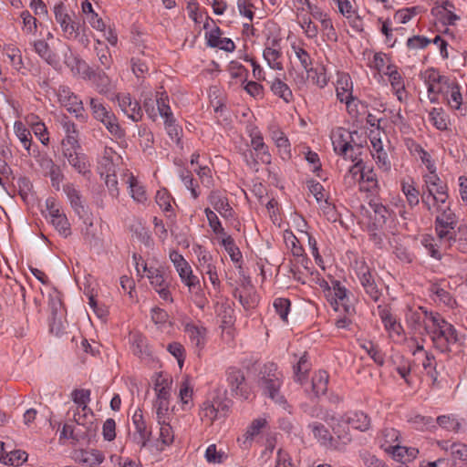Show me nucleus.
Returning a JSON list of instances; mask_svg holds the SVG:
<instances>
[{"mask_svg":"<svg viewBox=\"0 0 467 467\" xmlns=\"http://www.w3.org/2000/svg\"><path fill=\"white\" fill-rule=\"evenodd\" d=\"M126 182L129 184L130 195L134 201L141 203L147 201L144 186L138 182L137 178L132 173L127 175Z\"/></svg>","mask_w":467,"mask_h":467,"instance_id":"473e14b6","label":"nucleus"},{"mask_svg":"<svg viewBox=\"0 0 467 467\" xmlns=\"http://www.w3.org/2000/svg\"><path fill=\"white\" fill-rule=\"evenodd\" d=\"M89 105L93 117L103 123L111 135L118 139L124 136V130L120 128L115 114L99 99L90 98Z\"/></svg>","mask_w":467,"mask_h":467,"instance_id":"39448f33","label":"nucleus"},{"mask_svg":"<svg viewBox=\"0 0 467 467\" xmlns=\"http://www.w3.org/2000/svg\"><path fill=\"white\" fill-rule=\"evenodd\" d=\"M419 453V450L412 447L400 446L399 443L393 447L391 454L394 459L401 462L414 460Z\"/></svg>","mask_w":467,"mask_h":467,"instance_id":"58836bf2","label":"nucleus"},{"mask_svg":"<svg viewBox=\"0 0 467 467\" xmlns=\"http://www.w3.org/2000/svg\"><path fill=\"white\" fill-rule=\"evenodd\" d=\"M78 459L88 467H99L104 462L105 456L102 451L91 449L80 451Z\"/></svg>","mask_w":467,"mask_h":467,"instance_id":"c756f323","label":"nucleus"},{"mask_svg":"<svg viewBox=\"0 0 467 467\" xmlns=\"http://www.w3.org/2000/svg\"><path fill=\"white\" fill-rule=\"evenodd\" d=\"M90 389H75L70 396L75 406L70 409H84L89 408L88 403L90 402Z\"/></svg>","mask_w":467,"mask_h":467,"instance_id":"e433bc0d","label":"nucleus"},{"mask_svg":"<svg viewBox=\"0 0 467 467\" xmlns=\"http://www.w3.org/2000/svg\"><path fill=\"white\" fill-rule=\"evenodd\" d=\"M310 369V364L306 353L299 358L297 364L294 367V374L296 381L302 382L306 379L307 372Z\"/></svg>","mask_w":467,"mask_h":467,"instance_id":"13d9d810","label":"nucleus"},{"mask_svg":"<svg viewBox=\"0 0 467 467\" xmlns=\"http://www.w3.org/2000/svg\"><path fill=\"white\" fill-rule=\"evenodd\" d=\"M188 291L191 296V299L195 304V306L201 309H203L208 303V298L206 297L201 282L192 286H190Z\"/></svg>","mask_w":467,"mask_h":467,"instance_id":"a18cd8bd","label":"nucleus"},{"mask_svg":"<svg viewBox=\"0 0 467 467\" xmlns=\"http://www.w3.org/2000/svg\"><path fill=\"white\" fill-rule=\"evenodd\" d=\"M67 415L78 426L85 428L87 437L90 436L95 431L94 413L90 408L69 409Z\"/></svg>","mask_w":467,"mask_h":467,"instance_id":"9d476101","label":"nucleus"},{"mask_svg":"<svg viewBox=\"0 0 467 467\" xmlns=\"http://www.w3.org/2000/svg\"><path fill=\"white\" fill-rule=\"evenodd\" d=\"M171 380L168 379L160 378L155 382V391L157 395L156 401L169 402L171 396Z\"/></svg>","mask_w":467,"mask_h":467,"instance_id":"79ce46f5","label":"nucleus"},{"mask_svg":"<svg viewBox=\"0 0 467 467\" xmlns=\"http://www.w3.org/2000/svg\"><path fill=\"white\" fill-rule=\"evenodd\" d=\"M425 333L430 336L434 348L441 353L461 350L462 343L456 328L439 313L427 318Z\"/></svg>","mask_w":467,"mask_h":467,"instance_id":"f257e3e1","label":"nucleus"},{"mask_svg":"<svg viewBox=\"0 0 467 467\" xmlns=\"http://www.w3.org/2000/svg\"><path fill=\"white\" fill-rule=\"evenodd\" d=\"M56 22L60 26L61 30L67 39L77 38L78 36L79 25L74 20L75 15H70L63 3L54 6Z\"/></svg>","mask_w":467,"mask_h":467,"instance_id":"423d86ee","label":"nucleus"},{"mask_svg":"<svg viewBox=\"0 0 467 467\" xmlns=\"http://www.w3.org/2000/svg\"><path fill=\"white\" fill-rule=\"evenodd\" d=\"M227 382L233 392L244 399H248V395L244 391V375L241 369L230 368L227 370Z\"/></svg>","mask_w":467,"mask_h":467,"instance_id":"b1692460","label":"nucleus"},{"mask_svg":"<svg viewBox=\"0 0 467 467\" xmlns=\"http://www.w3.org/2000/svg\"><path fill=\"white\" fill-rule=\"evenodd\" d=\"M450 455L454 461H467V445L461 442H453L450 445Z\"/></svg>","mask_w":467,"mask_h":467,"instance_id":"774afa93","label":"nucleus"},{"mask_svg":"<svg viewBox=\"0 0 467 467\" xmlns=\"http://www.w3.org/2000/svg\"><path fill=\"white\" fill-rule=\"evenodd\" d=\"M205 215L207 217L210 227L213 229L215 234H220L225 236L226 234L224 229L223 228L221 222L217 216V214L212 211L210 208H206L204 210Z\"/></svg>","mask_w":467,"mask_h":467,"instance_id":"69168bd1","label":"nucleus"},{"mask_svg":"<svg viewBox=\"0 0 467 467\" xmlns=\"http://www.w3.org/2000/svg\"><path fill=\"white\" fill-rule=\"evenodd\" d=\"M278 379L283 380V374L278 370L275 363H266L260 370V377L258 381L265 379Z\"/></svg>","mask_w":467,"mask_h":467,"instance_id":"bf43d9fd","label":"nucleus"},{"mask_svg":"<svg viewBox=\"0 0 467 467\" xmlns=\"http://www.w3.org/2000/svg\"><path fill=\"white\" fill-rule=\"evenodd\" d=\"M263 55L271 68L275 70L283 69V64L280 61L281 52L277 48L267 47L265 48Z\"/></svg>","mask_w":467,"mask_h":467,"instance_id":"de8ad7c7","label":"nucleus"},{"mask_svg":"<svg viewBox=\"0 0 467 467\" xmlns=\"http://www.w3.org/2000/svg\"><path fill=\"white\" fill-rule=\"evenodd\" d=\"M389 78L394 93L400 101L402 100V94L405 92V86L401 75L398 71L389 72Z\"/></svg>","mask_w":467,"mask_h":467,"instance_id":"052dcab7","label":"nucleus"},{"mask_svg":"<svg viewBox=\"0 0 467 467\" xmlns=\"http://www.w3.org/2000/svg\"><path fill=\"white\" fill-rule=\"evenodd\" d=\"M357 275L368 297L374 302H378L382 296L381 289L376 283L370 268L364 262H361L358 267Z\"/></svg>","mask_w":467,"mask_h":467,"instance_id":"0eeeda50","label":"nucleus"},{"mask_svg":"<svg viewBox=\"0 0 467 467\" xmlns=\"http://www.w3.org/2000/svg\"><path fill=\"white\" fill-rule=\"evenodd\" d=\"M209 201L214 210L217 211L223 218H230L233 216V209L226 198L222 197L216 192H213L209 196Z\"/></svg>","mask_w":467,"mask_h":467,"instance_id":"2f4dec72","label":"nucleus"},{"mask_svg":"<svg viewBox=\"0 0 467 467\" xmlns=\"http://www.w3.org/2000/svg\"><path fill=\"white\" fill-rule=\"evenodd\" d=\"M424 80L427 85H437L444 88L451 81L449 78L441 76L438 70L434 68H428L423 73Z\"/></svg>","mask_w":467,"mask_h":467,"instance_id":"a19ab883","label":"nucleus"},{"mask_svg":"<svg viewBox=\"0 0 467 467\" xmlns=\"http://www.w3.org/2000/svg\"><path fill=\"white\" fill-rule=\"evenodd\" d=\"M34 49L47 64L56 66L58 63L56 54L45 40L35 41Z\"/></svg>","mask_w":467,"mask_h":467,"instance_id":"72a5a7b5","label":"nucleus"},{"mask_svg":"<svg viewBox=\"0 0 467 467\" xmlns=\"http://www.w3.org/2000/svg\"><path fill=\"white\" fill-rule=\"evenodd\" d=\"M284 239L286 246L291 250V253L294 256L301 258V261H307L305 257V250L300 244L299 240L296 236L290 231H285L284 234Z\"/></svg>","mask_w":467,"mask_h":467,"instance_id":"f704fd0d","label":"nucleus"},{"mask_svg":"<svg viewBox=\"0 0 467 467\" xmlns=\"http://www.w3.org/2000/svg\"><path fill=\"white\" fill-rule=\"evenodd\" d=\"M63 156L67 160L69 165L78 173L86 175L90 171L89 163L85 154L78 153L72 148H65Z\"/></svg>","mask_w":467,"mask_h":467,"instance_id":"a211bd4d","label":"nucleus"},{"mask_svg":"<svg viewBox=\"0 0 467 467\" xmlns=\"http://www.w3.org/2000/svg\"><path fill=\"white\" fill-rule=\"evenodd\" d=\"M267 424V421L264 418L254 419L250 425L247 427L245 432L238 438V442L243 449H248L251 447L253 440L257 436L262 429Z\"/></svg>","mask_w":467,"mask_h":467,"instance_id":"6ab92c4d","label":"nucleus"},{"mask_svg":"<svg viewBox=\"0 0 467 467\" xmlns=\"http://www.w3.org/2000/svg\"><path fill=\"white\" fill-rule=\"evenodd\" d=\"M368 204L373 212V214L369 215L371 220L370 224L375 227L376 230L381 229L390 216L389 210L381 202L375 200H371Z\"/></svg>","mask_w":467,"mask_h":467,"instance_id":"aec40b11","label":"nucleus"},{"mask_svg":"<svg viewBox=\"0 0 467 467\" xmlns=\"http://www.w3.org/2000/svg\"><path fill=\"white\" fill-rule=\"evenodd\" d=\"M421 202L425 209H430V206L432 205L451 202L449 200L447 185L432 172L425 179V189H423L421 193Z\"/></svg>","mask_w":467,"mask_h":467,"instance_id":"20e7f679","label":"nucleus"},{"mask_svg":"<svg viewBox=\"0 0 467 467\" xmlns=\"http://www.w3.org/2000/svg\"><path fill=\"white\" fill-rule=\"evenodd\" d=\"M251 145L255 151L256 158L263 163L271 162V154L268 147L265 144L262 134L258 130H253L251 133Z\"/></svg>","mask_w":467,"mask_h":467,"instance_id":"412c9836","label":"nucleus"},{"mask_svg":"<svg viewBox=\"0 0 467 467\" xmlns=\"http://www.w3.org/2000/svg\"><path fill=\"white\" fill-rule=\"evenodd\" d=\"M184 332L191 345L200 353L206 343V328L202 326L195 325L194 323H186L184 325Z\"/></svg>","mask_w":467,"mask_h":467,"instance_id":"f3484780","label":"nucleus"},{"mask_svg":"<svg viewBox=\"0 0 467 467\" xmlns=\"http://www.w3.org/2000/svg\"><path fill=\"white\" fill-rule=\"evenodd\" d=\"M430 121L439 130H446L448 129V116L442 109L433 108L430 113Z\"/></svg>","mask_w":467,"mask_h":467,"instance_id":"49530a36","label":"nucleus"},{"mask_svg":"<svg viewBox=\"0 0 467 467\" xmlns=\"http://www.w3.org/2000/svg\"><path fill=\"white\" fill-rule=\"evenodd\" d=\"M426 209L431 215H435L434 230L437 241L441 244H448L452 239L454 229L458 225V216L451 208V202L430 206Z\"/></svg>","mask_w":467,"mask_h":467,"instance_id":"f03ea898","label":"nucleus"},{"mask_svg":"<svg viewBox=\"0 0 467 467\" xmlns=\"http://www.w3.org/2000/svg\"><path fill=\"white\" fill-rule=\"evenodd\" d=\"M63 191L66 193L70 205L74 212L78 215L85 213V205L83 196L80 191L73 183H67L63 186Z\"/></svg>","mask_w":467,"mask_h":467,"instance_id":"5701e85b","label":"nucleus"},{"mask_svg":"<svg viewBox=\"0 0 467 467\" xmlns=\"http://www.w3.org/2000/svg\"><path fill=\"white\" fill-rule=\"evenodd\" d=\"M437 312L427 311L426 308L419 306L416 309L410 308L406 314L407 322L416 328L417 327L423 326L426 332V322L430 315H437Z\"/></svg>","mask_w":467,"mask_h":467,"instance_id":"393cba45","label":"nucleus"},{"mask_svg":"<svg viewBox=\"0 0 467 467\" xmlns=\"http://www.w3.org/2000/svg\"><path fill=\"white\" fill-rule=\"evenodd\" d=\"M226 412L227 406L220 400H206L201 406L200 417L202 420L212 424L214 420L225 417Z\"/></svg>","mask_w":467,"mask_h":467,"instance_id":"f8f14e48","label":"nucleus"},{"mask_svg":"<svg viewBox=\"0 0 467 467\" xmlns=\"http://www.w3.org/2000/svg\"><path fill=\"white\" fill-rule=\"evenodd\" d=\"M271 90L275 95L281 98L285 102L289 103L293 99V93L286 83L280 78H275L271 83Z\"/></svg>","mask_w":467,"mask_h":467,"instance_id":"c9c22d12","label":"nucleus"},{"mask_svg":"<svg viewBox=\"0 0 467 467\" xmlns=\"http://www.w3.org/2000/svg\"><path fill=\"white\" fill-rule=\"evenodd\" d=\"M130 231L132 233V237L136 238L146 246H150L152 244V239L149 230L140 223L132 224L130 226Z\"/></svg>","mask_w":467,"mask_h":467,"instance_id":"8fccbe9b","label":"nucleus"},{"mask_svg":"<svg viewBox=\"0 0 467 467\" xmlns=\"http://www.w3.org/2000/svg\"><path fill=\"white\" fill-rule=\"evenodd\" d=\"M204 458L209 463H223L227 459V454L222 450L218 451L215 444H211L205 451Z\"/></svg>","mask_w":467,"mask_h":467,"instance_id":"3c124183","label":"nucleus"},{"mask_svg":"<svg viewBox=\"0 0 467 467\" xmlns=\"http://www.w3.org/2000/svg\"><path fill=\"white\" fill-rule=\"evenodd\" d=\"M15 132L21 143L23 144L24 148L29 151L31 141H32V136L30 133V130H27L24 124L20 121H17L15 123Z\"/></svg>","mask_w":467,"mask_h":467,"instance_id":"6e6d98bb","label":"nucleus"},{"mask_svg":"<svg viewBox=\"0 0 467 467\" xmlns=\"http://www.w3.org/2000/svg\"><path fill=\"white\" fill-rule=\"evenodd\" d=\"M307 76L314 84L321 88L327 85L328 78L323 67L316 68L311 67L307 71Z\"/></svg>","mask_w":467,"mask_h":467,"instance_id":"603ef678","label":"nucleus"},{"mask_svg":"<svg viewBox=\"0 0 467 467\" xmlns=\"http://www.w3.org/2000/svg\"><path fill=\"white\" fill-rule=\"evenodd\" d=\"M314 437L326 447L336 448L335 440L330 431L320 422H312L308 425Z\"/></svg>","mask_w":467,"mask_h":467,"instance_id":"a878e982","label":"nucleus"},{"mask_svg":"<svg viewBox=\"0 0 467 467\" xmlns=\"http://www.w3.org/2000/svg\"><path fill=\"white\" fill-rule=\"evenodd\" d=\"M156 102L158 111L164 120L173 118L171 109L169 105V98L165 92H157Z\"/></svg>","mask_w":467,"mask_h":467,"instance_id":"09e8293b","label":"nucleus"},{"mask_svg":"<svg viewBox=\"0 0 467 467\" xmlns=\"http://www.w3.org/2000/svg\"><path fill=\"white\" fill-rule=\"evenodd\" d=\"M378 314L389 332H392L400 336L402 332V327L397 322L396 318L390 313L389 309L386 306H378Z\"/></svg>","mask_w":467,"mask_h":467,"instance_id":"cd10ccee","label":"nucleus"},{"mask_svg":"<svg viewBox=\"0 0 467 467\" xmlns=\"http://www.w3.org/2000/svg\"><path fill=\"white\" fill-rule=\"evenodd\" d=\"M57 99L61 106L65 107L67 111L74 113L78 119H85V109L83 102L75 95L67 87H59L57 90Z\"/></svg>","mask_w":467,"mask_h":467,"instance_id":"6e6552de","label":"nucleus"},{"mask_svg":"<svg viewBox=\"0 0 467 467\" xmlns=\"http://www.w3.org/2000/svg\"><path fill=\"white\" fill-rule=\"evenodd\" d=\"M50 222L56 230L64 237L71 234L70 223L64 213L52 219Z\"/></svg>","mask_w":467,"mask_h":467,"instance_id":"680f3d73","label":"nucleus"},{"mask_svg":"<svg viewBox=\"0 0 467 467\" xmlns=\"http://www.w3.org/2000/svg\"><path fill=\"white\" fill-rule=\"evenodd\" d=\"M132 422L135 427V432L133 433V441L140 448H143L147 445V442L150 441L151 431L148 429L140 410H136L135 413L133 414Z\"/></svg>","mask_w":467,"mask_h":467,"instance_id":"4468645a","label":"nucleus"},{"mask_svg":"<svg viewBox=\"0 0 467 467\" xmlns=\"http://www.w3.org/2000/svg\"><path fill=\"white\" fill-rule=\"evenodd\" d=\"M452 239L448 244H441L445 249H449L456 245L457 250L465 253L467 252V225L462 224L454 229Z\"/></svg>","mask_w":467,"mask_h":467,"instance_id":"c85d7f7f","label":"nucleus"},{"mask_svg":"<svg viewBox=\"0 0 467 467\" xmlns=\"http://www.w3.org/2000/svg\"><path fill=\"white\" fill-rule=\"evenodd\" d=\"M345 416L346 421L355 430L366 431L370 428L371 420L368 414L362 411L346 413Z\"/></svg>","mask_w":467,"mask_h":467,"instance_id":"bb28decb","label":"nucleus"},{"mask_svg":"<svg viewBox=\"0 0 467 467\" xmlns=\"http://www.w3.org/2000/svg\"><path fill=\"white\" fill-rule=\"evenodd\" d=\"M117 99L120 109L128 118L131 119L135 122L141 119V108L137 100L131 99L130 94H119Z\"/></svg>","mask_w":467,"mask_h":467,"instance_id":"dca6fc26","label":"nucleus"},{"mask_svg":"<svg viewBox=\"0 0 467 467\" xmlns=\"http://www.w3.org/2000/svg\"><path fill=\"white\" fill-rule=\"evenodd\" d=\"M402 192L406 196L408 204L410 207L417 206L420 202V192L414 187L413 182H403L402 183Z\"/></svg>","mask_w":467,"mask_h":467,"instance_id":"4d7b16f0","label":"nucleus"},{"mask_svg":"<svg viewBox=\"0 0 467 467\" xmlns=\"http://www.w3.org/2000/svg\"><path fill=\"white\" fill-rule=\"evenodd\" d=\"M323 420L330 425L337 439L343 444L351 441V434L349 432L348 422L346 421V416L343 415L340 419H336L333 415H326Z\"/></svg>","mask_w":467,"mask_h":467,"instance_id":"2eb2a0df","label":"nucleus"},{"mask_svg":"<svg viewBox=\"0 0 467 467\" xmlns=\"http://www.w3.org/2000/svg\"><path fill=\"white\" fill-rule=\"evenodd\" d=\"M450 92L449 103L455 109H459L462 103V97L460 91V86L456 81H451L447 86V91Z\"/></svg>","mask_w":467,"mask_h":467,"instance_id":"5fc2aeb1","label":"nucleus"},{"mask_svg":"<svg viewBox=\"0 0 467 467\" xmlns=\"http://www.w3.org/2000/svg\"><path fill=\"white\" fill-rule=\"evenodd\" d=\"M371 144L370 152L378 167L384 171H389L391 167L390 161L387 151L383 149L380 139L371 140Z\"/></svg>","mask_w":467,"mask_h":467,"instance_id":"4be33fe9","label":"nucleus"},{"mask_svg":"<svg viewBox=\"0 0 467 467\" xmlns=\"http://www.w3.org/2000/svg\"><path fill=\"white\" fill-rule=\"evenodd\" d=\"M132 352L140 358H146L150 356L146 338L140 334L132 336Z\"/></svg>","mask_w":467,"mask_h":467,"instance_id":"37998d69","label":"nucleus"},{"mask_svg":"<svg viewBox=\"0 0 467 467\" xmlns=\"http://www.w3.org/2000/svg\"><path fill=\"white\" fill-rule=\"evenodd\" d=\"M430 296L435 302L452 306L455 303L451 294L441 284L433 283L429 287Z\"/></svg>","mask_w":467,"mask_h":467,"instance_id":"7c9ffc66","label":"nucleus"},{"mask_svg":"<svg viewBox=\"0 0 467 467\" xmlns=\"http://www.w3.org/2000/svg\"><path fill=\"white\" fill-rule=\"evenodd\" d=\"M437 423L440 427L453 432H459L462 429V424L458 420L451 415H441L437 418Z\"/></svg>","mask_w":467,"mask_h":467,"instance_id":"864d4df0","label":"nucleus"},{"mask_svg":"<svg viewBox=\"0 0 467 467\" xmlns=\"http://www.w3.org/2000/svg\"><path fill=\"white\" fill-rule=\"evenodd\" d=\"M66 48L64 63L78 74L83 72L88 79L93 81L99 93H107L110 88V80L106 73L101 70L95 71L89 68L83 60L72 53L69 47H66Z\"/></svg>","mask_w":467,"mask_h":467,"instance_id":"7ed1b4c3","label":"nucleus"},{"mask_svg":"<svg viewBox=\"0 0 467 467\" xmlns=\"http://www.w3.org/2000/svg\"><path fill=\"white\" fill-rule=\"evenodd\" d=\"M329 376L327 371L319 370L312 379V389L317 397L324 395L327 390Z\"/></svg>","mask_w":467,"mask_h":467,"instance_id":"4c0bfd02","label":"nucleus"},{"mask_svg":"<svg viewBox=\"0 0 467 467\" xmlns=\"http://www.w3.org/2000/svg\"><path fill=\"white\" fill-rule=\"evenodd\" d=\"M221 244L224 247L225 251L228 253L231 260L234 264H239L242 261V253L240 249L236 246L234 240L230 235H225L223 237Z\"/></svg>","mask_w":467,"mask_h":467,"instance_id":"c03bdc74","label":"nucleus"},{"mask_svg":"<svg viewBox=\"0 0 467 467\" xmlns=\"http://www.w3.org/2000/svg\"><path fill=\"white\" fill-rule=\"evenodd\" d=\"M283 384V380L278 379H265L264 381H258V385L263 391V394L275 403L281 405L284 410H288L291 413L290 406L287 404L285 397L280 393V388Z\"/></svg>","mask_w":467,"mask_h":467,"instance_id":"1a4fd4ad","label":"nucleus"},{"mask_svg":"<svg viewBox=\"0 0 467 467\" xmlns=\"http://www.w3.org/2000/svg\"><path fill=\"white\" fill-rule=\"evenodd\" d=\"M5 463H9L14 466H20L27 460V453L25 451L16 450L5 456H2Z\"/></svg>","mask_w":467,"mask_h":467,"instance_id":"0e129e2a","label":"nucleus"},{"mask_svg":"<svg viewBox=\"0 0 467 467\" xmlns=\"http://www.w3.org/2000/svg\"><path fill=\"white\" fill-rule=\"evenodd\" d=\"M353 83L351 78L347 73H337L336 82L337 97L340 102L346 103L348 109H351L354 97L352 95Z\"/></svg>","mask_w":467,"mask_h":467,"instance_id":"9b49d317","label":"nucleus"},{"mask_svg":"<svg viewBox=\"0 0 467 467\" xmlns=\"http://www.w3.org/2000/svg\"><path fill=\"white\" fill-rule=\"evenodd\" d=\"M182 282L189 288L201 282L200 278L193 275L191 265H187L184 268H180L178 272Z\"/></svg>","mask_w":467,"mask_h":467,"instance_id":"338daca9","label":"nucleus"},{"mask_svg":"<svg viewBox=\"0 0 467 467\" xmlns=\"http://www.w3.org/2000/svg\"><path fill=\"white\" fill-rule=\"evenodd\" d=\"M400 431L394 428H385L382 431L383 443L381 447L385 448V451L391 453L393 447L396 444H400Z\"/></svg>","mask_w":467,"mask_h":467,"instance_id":"ea45409f","label":"nucleus"},{"mask_svg":"<svg viewBox=\"0 0 467 467\" xmlns=\"http://www.w3.org/2000/svg\"><path fill=\"white\" fill-rule=\"evenodd\" d=\"M334 150L339 155H348V151H353L352 133L346 129L337 128L331 133Z\"/></svg>","mask_w":467,"mask_h":467,"instance_id":"ddd939ff","label":"nucleus"},{"mask_svg":"<svg viewBox=\"0 0 467 467\" xmlns=\"http://www.w3.org/2000/svg\"><path fill=\"white\" fill-rule=\"evenodd\" d=\"M97 45L95 49L97 51L98 58L101 64V66L109 69L112 64V57L111 54L109 52V49L107 46L103 45L100 41L97 42Z\"/></svg>","mask_w":467,"mask_h":467,"instance_id":"e2e57ef3","label":"nucleus"}]
</instances>
